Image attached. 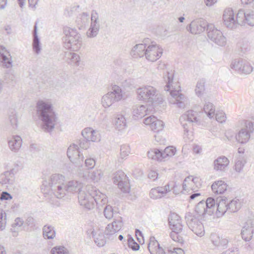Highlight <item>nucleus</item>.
<instances>
[{"mask_svg": "<svg viewBox=\"0 0 254 254\" xmlns=\"http://www.w3.org/2000/svg\"><path fill=\"white\" fill-rule=\"evenodd\" d=\"M36 108L37 115L42 123V128L45 132H51L55 128L57 117L51 102L49 100H39Z\"/></svg>", "mask_w": 254, "mask_h": 254, "instance_id": "nucleus-1", "label": "nucleus"}, {"mask_svg": "<svg viewBox=\"0 0 254 254\" xmlns=\"http://www.w3.org/2000/svg\"><path fill=\"white\" fill-rule=\"evenodd\" d=\"M78 201L80 205L88 210L94 208L95 204L98 207L103 206L107 202V198L105 194L96 188H88V192H81L78 196Z\"/></svg>", "mask_w": 254, "mask_h": 254, "instance_id": "nucleus-2", "label": "nucleus"}, {"mask_svg": "<svg viewBox=\"0 0 254 254\" xmlns=\"http://www.w3.org/2000/svg\"><path fill=\"white\" fill-rule=\"evenodd\" d=\"M64 177L62 175L55 174L51 176L49 181L44 180L42 186L47 189V192H52L56 197L62 198L65 194Z\"/></svg>", "mask_w": 254, "mask_h": 254, "instance_id": "nucleus-3", "label": "nucleus"}, {"mask_svg": "<svg viewBox=\"0 0 254 254\" xmlns=\"http://www.w3.org/2000/svg\"><path fill=\"white\" fill-rule=\"evenodd\" d=\"M137 94L139 100L148 102L152 107L163 103V98L161 95L152 86H147L138 88Z\"/></svg>", "mask_w": 254, "mask_h": 254, "instance_id": "nucleus-4", "label": "nucleus"}, {"mask_svg": "<svg viewBox=\"0 0 254 254\" xmlns=\"http://www.w3.org/2000/svg\"><path fill=\"white\" fill-rule=\"evenodd\" d=\"M65 36L63 37L64 47L73 51L79 50L82 45V39L76 30L68 27L64 28Z\"/></svg>", "mask_w": 254, "mask_h": 254, "instance_id": "nucleus-5", "label": "nucleus"}, {"mask_svg": "<svg viewBox=\"0 0 254 254\" xmlns=\"http://www.w3.org/2000/svg\"><path fill=\"white\" fill-rule=\"evenodd\" d=\"M246 13L244 10L240 9L235 19L233 10L230 8L225 9L223 15L224 24L231 30L236 29L239 25H243L245 23Z\"/></svg>", "mask_w": 254, "mask_h": 254, "instance_id": "nucleus-6", "label": "nucleus"}, {"mask_svg": "<svg viewBox=\"0 0 254 254\" xmlns=\"http://www.w3.org/2000/svg\"><path fill=\"white\" fill-rule=\"evenodd\" d=\"M215 210V201L213 197H208L206 201H200L195 207V212L197 217L206 220L214 213Z\"/></svg>", "mask_w": 254, "mask_h": 254, "instance_id": "nucleus-7", "label": "nucleus"}, {"mask_svg": "<svg viewBox=\"0 0 254 254\" xmlns=\"http://www.w3.org/2000/svg\"><path fill=\"white\" fill-rule=\"evenodd\" d=\"M123 91L120 87L114 85L112 91L104 95L102 98V104L104 108H108L114 103L121 100L123 97Z\"/></svg>", "mask_w": 254, "mask_h": 254, "instance_id": "nucleus-8", "label": "nucleus"}, {"mask_svg": "<svg viewBox=\"0 0 254 254\" xmlns=\"http://www.w3.org/2000/svg\"><path fill=\"white\" fill-rule=\"evenodd\" d=\"M199 218L200 217H196L192 213L190 212H187L185 216L186 223L189 229L196 235L202 236L204 234V230Z\"/></svg>", "mask_w": 254, "mask_h": 254, "instance_id": "nucleus-9", "label": "nucleus"}, {"mask_svg": "<svg viewBox=\"0 0 254 254\" xmlns=\"http://www.w3.org/2000/svg\"><path fill=\"white\" fill-rule=\"evenodd\" d=\"M171 232L170 233V238L175 242L182 245L187 238L188 234V229L186 226L183 225L175 224L169 226Z\"/></svg>", "mask_w": 254, "mask_h": 254, "instance_id": "nucleus-10", "label": "nucleus"}, {"mask_svg": "<svg viewBox=\"0 0 254 254\" xmlns=\"http://www.w3.org/2000/svg\"><path fill=\"white\" fill-rule=\"evenodd\" d=\"M176 150L173 146H168L164 150L153 149L147 153L148 158L158 161H162L167 157H171L175 154Z\"/></svg>", "mask_w": 254, "mask_h": 254, "instance_id": "nucleus-11", "label": "nucleus"}, {"mask_svg": "<svg viewBox=\"0 0 254 254\" xmlns=\"http://www.w3.org/2000/svg\"><path fill=\"white\" fill-rule=\"evenodd\" d=\"M254 131V123L246 121L245 127L241 129L237 134L236 135V139L237 141L241 144L247 143L250 139L251 134Z\"/></svg>", "mask_w": 254, "mask_h": 254, "instance_id": "nucleus-12", "label": "nucleus"}, {"mask_svg": "<svg viewBox=\"0 0 254 254\" xmlns=\"http://www.w3.org/2000/svg\"><path fill=\"white\" fill-rule=\"evenodd\" d=\"M207 36L208 38L220 46H224L226 44V39L220 30L214 27V26L210 24L208 25Z\"/></svg>", "mask_w": 254, "mask_h": 254, "instance_id": "nucleus-13", "label": "nucleus"}, {"mask_svg": "<svg viewBox=\"0 0 254 254\" xmlns=\"http://www.w3.org/2000/svg\"><path fill=\"white\" fill-rule=\"evenodd\" d=\"M231 67L240 73L250 74L253 70V66L250 62L243 58L235 59Z\"/></svg>", "mask_w": 254, "mask_h": 254, "instance_id": "nucleus-14", "label": "nucleus"}, {"mask_svg": "<svg viewBox=\"0 0 254 254\" xmlns=\"http://www.w3.org/2000/svg\"><path fill=\"white\" fill-rule=\"evenodd\" d=\"M197 113L193 110L188 111L180 118V121L184 129V134L187 135L189 133L188 128L192 123L197 122Z\"/></svg>", "mask_w": 254, "mask_h": 254, "instance_id": "nucleus-15", "label": "nucleus"}, {"mask_svg": "<svg viewBox=\"0 0 254 254\" xmlns=\"http://www.w3.org/2000/svg\"><path fill=\"white\" fill-rule=\"evenodd\" d=\"M114 183L117 185L118 188L124 193H128L130 190V186L127 176L121 170L116 172L113 177Z\"/></svg>", "mask_w": 254, "mask_h": 254, "instance_id": "nucleus-16", "label": "nucleus"}, {"mask_svg": "<svg viewBox=\"0 0 254 254\" xmlns=\"http://www.w3.org/2000/svg\"><path fill=\"white\" fill-rule=\"evenodd\" d=\"M163 49L155 42H151L147 45L145 57L148 61L154 62L161 57Z\"/></svg>", "mask_w": 254, "mask_h": 254, "instance_id": "nucleus-17", "label": "nucleus"}, {"mask_svg": "<svg viewBox=\"0 0 254 254\" xmlns=\"http://www.w3.org/2000/svg\"><path fill=\"white\" fill-rule=\"evenodd\" d=\"M208 24L207 21L202 19H196L190 23L189 25V30L190 32L193 34H198L203 32L206 28L207 29Z\"/></svg>", "mask_w": 254, "mask_h": 254, "instance_id": "nucleus-18", "label": "nucleus"}, {"mask_svg": "<svg viewBox=\"0 0 254 254\" xmlns=\"http://www.w3.org/2000/svg\"><path fill=\"white\" fill-rule=\"evenodd\" d=\"M67 156L73 163L79 165L81 161L83 162L84 157L82 154H80L78 150V146L73 144L70 145L67 150Z\"/></svg>", "mask_w": 254, "mask_h": 254, "instance_id": "nucleus-19", "label": "nucleus"}, {"mask_svg": "<svg viewBox=\"0 0 254 254\" xmlns=\"http://www.w3.org/2000/svg\"><path fill=\"white\" fill-rule=\"evenodd\" d=\"M123 222L122 218L118 216L115 217L112 223L109 224L106 227L105 230V234L108 236V238H110V236L113 235L118 232L123 227Z\"/></svg>", "mask_w": 254, "mask_h": 254, "instance_id": "nucleus-20", "label": "nucleus"}, {"mask_svg": "<svg viewBox=\"0 0 254 254\" xmlns=\"http://www.w3.org/2000/svg\"><path fill=\"white\" fill-rule=\"evenodd\" d=\"M12 65L11 57L9 52L5 47L0 46V66L8 68Z\"/></svg>", "mask_w": 254, "mask_h": 254, "instance_id": "nucleus-21", "label": "nucleus"}, {"mask_svg": "<svg viewBox=\"0 0 254 254\" xmlns=\"http://www.w3.org/2000/svg\"><path fill=\"white\" fill-rule=\"evenodd\" d=\"M153 109L150 105L147 107L143 105L135 106L132 112L133 118L135 120L141 119L151 112Z\"/></svg>", "mask_w": 254, "mask_h": 254, "instance_id": "nucleus-22", "label": "nucleus"}, {"mask_svg": "<svg viewBox=\"0 0 254 254\" xmlns=\"http://www.w3.org/2000/svg\"><path fill=\"white\" fill-rule=\"evenodd\" d=\"M227 198L225 197L219 196L217 197L215 201L216 207L215 214L217 217L222 216L226 211H228Z\"/></svg>", "mask_w": 254, "mask_h": 254, "instance_id": "nucleus-23", "label": "nucleus"}, {"mask_svg": "<svg viewBox=\"0 0 254 254\" xmlns=\"http://www.w3.org/2000/svg\"><path fill=\"white\" fill-rule=\"evenodd\" d=\"M146 41V40H144L143 43L136 44L132 48L130 54L134 58H141L144 56H145L148 45Z\"/></svg>", "mask_w": 254, "mask_h": 254, "instance_id": "nucleus-24", "label": "nucleus"}, {"mask_svg": "<svg viewBox=\"0 0 254 254\" xmlns=\"http://www.w3.org/2000/svg\"><path fill=\"white\" fill-rule=\"evenodd\" d=\"M82 137L89 142H95L100 140V136L99 133L90 127L85 128L81 132Z\"/></svg>", "mask_w": 254, "mask_h": 254, "instance_id": "nucleus-25", "label": "nucleus"}, {"mask_svg": "<svg viewBox=\"0 0 254 254\" xmlns=\"http://www.w3.org/2000/svg\"><path fill=\"white\" fill-rule=\"evenodd\" d=\"M14 182L13 169L3 172L0 175V184L7 187L8 185H12Z\"/></svg>", "mask_w": 254, "mask_h": 254, "instance_id": "nucleus-26", "label": "nucleus"}, {"mask_svg": "<svg viewBox=\"0 0 254 254\" xmlns=\"http://www.w3.org/2000/svg\"><path fill=\"white\" fill-rule=\"evenodd\" d=\"M229 164V161L226 157L219 156L213 162L214 169L216 171H225Z\"/></svg>", "mask_w": 254, "mask_h": 254, "instance_id": "nucleus-27", "label": "nucleus"}, {"mask_svg": "<svg viewBox=\"0 0 254 254\" xmlns=\"http://www.w3.org/2000/svg\"><path fill=\"white\" fill-rule=\"evenodd\" d=\"M148 249L151 254H164V249L160 246V244L154 237L150 238L148 245Z\"/></svg>", "mask_w": 254, "mask_h": 254, "instance_id": "nucleus-28", "label": "nucleus"}, {"mask_svg": "<svg viewBox=\"0 0 254 254\" xmlns=\"http://www.w3.org/2000/svg\"><path fill=\"white\" fill-rule=\"evenodd\" d=\"M253 231L252 221L248 220L241 231L242 239L246 242L249 241L253 237Z\"/></svg>", "mask_w": 254, "mask_h": 254, "instance_id": "nucleus-29", "label": "nucleus"}, {"mask_svg": "<svg viewBox=\"0 0 254 254\" xmlns=\"http://www.w3.org/2000/svg\"><path fill=\"white\" fill-rule=\"evenodd\" d=\"M210 239L212 244L216 247L222 249L227 248L228 243V240L227 239L220 237L216 234H212Z\"/></svg>", "mask_w": 254, "mask_h": 254, "instance_id": "nucleus-30", "label": "nucleus"}, {"mask_svg": "<svg viewBox=\"0 0 254 254\" xmlns=\"http://www.w3.org/2000/svg\"><path fill=\"white\" fill-rule=\"evenodd\" d=\"M170 93L173 98L171 102H172L173 104H176L180 108H184L185 107L184 95L180 93L178 91H171Z\"/></svg>", "mask_w": 254, "mask_h": 254, "instance_id": "nucleus-31", "label": "nucleus"}, {"mask_svg": "<svg viewBox=\"0 0 254 254\" xmlns=\"http://www.w3.org/2000/svg\"><path fill=\"white\" fill-rule=\"evenodd\" d=\"M22 140L20 136L15 135L8 140V144L10 149L13 152H17L22 145Z\"/></svg>", "mask_w": 254, "mask_h": 254, "instance_id": "nucleus-32", "label": "nucleus"}, {"mask_svg": "<svg viewBox=\"0 0 254 254\" xmlns=\"http://www.w3.org/2000/svg\"><path fill=\"white\" fill-rule=\"evenodd\" d=\"M227 185L224 181L219 180L214 182L211 185V189L215 194H222L227 190Z\"/></svg>", "mask_w": 254, "mask_h": 254, "instance_id": "nucleus-33", "label": "nucleus"}, {"mask_svg": "<svg viewBox=\"0 0 254 254\" xmlns=\"http://www.w3.org/2000/svg\"><path fill=\"white\" fill-rule=\"evenodd\" d=\"M65 192L68 191L72 193L78 192V195L81 192H85L82 191L81 189L82 188V185L81 183H78L76 181H69L68 184L65 185ZM79 195H78V196Z\"/></svg>", "mask_w": 254, "mask_h": 254, "instance_id": "nucleus-34", "label": "nucleus"}, {"mask_svg": "<svg viewBox=\"0 0 254 254\" xmlns=\"http://www.w3.org/2000/svg\"><path fill=\"white\" fill-rule=\"evenodd\" d=\"M37 22L35 23L34 25V30L33 31V49L34 52L38 54L41 51V45L40 42V39L37 35Z\"/></svg>", "mask_w": 254, "mask_h": 254, "instance_id": "nucleus-35", "label": "nucleus"}, {"mask_svg": "<svg viewBox=\"0 0 254 254\" xmlns=\"http://www.w3.org/2000/svg\"><path fill=\"white\" fill-rule=\"evenodd\" d=\"M8 122L11 127V130L12 131L15 130L18 126V119L16 112L13 109H11L9 111Z\"/></svg>", "mask_w": 254, "mask_h": 254, "instance_id": "nucleus-36", "label": "nucleus"}, {"mask_svg": "<svg viewBox=\"0 0 254 254\" xmlns=\"http://www.w3.org/2000/svg\"><path fill=\"white\" fill-rule=\"evenodd\" d=\"M43 235L45 239H54L56 236L54 227L48 224L45 225L43 228Z\"/></svg>", "mask_w": 254, "mask_h": 254, "instance_id": "nucleus-37", "label": "nucleus"}, {"mask_svg": "<svg viewBox=\"0 0 254 254\" xmlns=\"http://www.w3.org/2000/svg\"><path fill=\"white\" fill-rule=\"evenodd\" d=\"M114 125L119 130H122L127 127L126 119L122 115H118L115 118Z\"/></svg>", "mask_w": 254, "mask_h": 254, "instance_id": "nucleus-38", "label": "nucleus"}, {"mask_svg": "<svg viewBox=\"0 0 254 254\" xmlns=\"http://www.w3.org/2000/svg\"><path fill=\"white\" fill-rule=\"evenodd\" d=\"M241 207V203L238 199L231 200L227 203L228 212L230 213L235 212L238 211Z\"/></svg>", "mask_w": 254, "mask_h": 254, "instance_id": "nucleus-39", "label": "nucleus"}, {"mask_svg": "<svg viewBox=\"0 0 254 254\" xmlns=\"http://www.w3.org/2000/svg\"><path fill=\"white\" fill-rule=\"evenodd\" d=\"M91 234L94 238L95 243L98 247H103L105 245L106 240L105 235L103 233L100 232L96 235V233L93 231Z\"/></svg>", "mask_w": 254, "mask_h": 254, "instance_id": "nucleus-40", "label": "nucleus"}, {"mask_svg": "<svg viewBox=\"0 0 254 254\" xmlns=\"http://www.w3.org/2000/svg\"><path fill=\"white\" fill-rule=\"evenodd\" d=\"M168 223L169 226H171L182 223V220L180 216L176 213H170L168 217Z\"/></svg>", "mask_w": 254, "mask_h": 254, "instance_id": "nucleus-41", "label": "nucleus"}, {"mask_svg": "<svg viewBox=\"0 0 254 254\" xmlns=\"http://www.w3.org/2000/svg\"><path fill=\"white\" fill-rule=\"evenodd\" d=\"M203 110L209 118H212L215 115V109L212 103L206 102L204 105Z\"/></svg>", "mask_w": 254, "mask_h": 254, "instance_id": "nucleus-42", "label": "nucleus"}, {"mask_svg": "<svg viewBox=\"0 0 254 254\" xmlns=\"http://www.w3.org/2000/svg\"><path fill=\"white\" fill-rule=\"evenodd\" d=\"M89 19V15L87 13L83 12L80 15V17L77 18L76 20L78 24H80L79 28L80 29L85 26L86 24L88 23Z\"/></svg>", "mask_w": 254, "mask_h": 254, "instance_id": "nucleus-43", "label": "nucleus"}, {"mask_svg": "<svg viewBox=\"0 0 254 254\" xmlns=\"http://www.w3.org/2000/svg\"><path fill=\"white\" fill-rule=\"evenodd\" d=\"M104 214L106 218L110 219L112 218H114L115 217H117L115 216V215L117 214L118 213L114 212L112 206L106 204L104 208Z\"/></svg>", "mask_w": 254, "mask_h": 254, "instance_id": "nucleus-44", "label": "nucleus"}, {"mask_svg": "<svg viewBox=\"0 0 254 254\" xmlns=\"http://www.w3.org/2000/svg\"><path fill=\"white\" fill-rule=\"evenodd\" d=\"M205 90V81L203 79H201L197 82L195 91L198 96H201Z\"/></svg>", "mask_w": 254, "mask_h": 254, "instance_id": "nucleus-45", "label": "nucleus"}, {"mask_svg": "<svg viewBox=\"0 0 254 254\" xmlns=\"http://www.w3.org/2000/svg\"><path fill=\"white\" fill-rule=\"evenodd\" d=\"M152 124L153 125H151V128L154 132H159L162 130L164 126L163 122L160 120H158L157 118H156Z\"/></svg>", "mask_w": 254, "mask_h": 254, "instance_id": "nucleus-46", "label": "nucleus"}, {"mask_svg": "<svg viewBox=\"0 0 254 254\" xmlns=\"http://www.w3.org/2000/svg\"><path fill=\"white\" fill-rule=\"evenodd\" d=\"M67 58L70 60V62H68V63L76 65H79L80 57L77 54L74 53H69L67 55Z\"/></svg>", "mask_w": 254, "mask_h": 254, "instance_id": "nucleus-47", "label": "nucleus"}, {"mask_svg": "<svg viewBox=\"0 0 254 254\" xmlns=\"http://www.w3.org/2000/svg\"><path fill=\"white\" fill-rule=\"evenodd\" d=\"M244 21L245 23L243 24L244 25L247 24L251 26H254V12L253 11L247 12Z\"/></svg>", "mask_w": 254, "mask_h": 254, "instance_id": "nucleus-48", "label": "nucleus"}, {"mask_svg": "<svg viewBox=\"0 0 254 254\" xmlns=\"http://www.w3.org/2000/svg\"><path fill=\"white\" fill-rule=\"evenodd\" d=\"M127 244L128 247L133 251H137L139 249L140 246L129 235H127Z\"/></svg>", "mask_w": 254, "mask_h": 254, "instance_id": "nucleus-49", "label": "nucleus"}, {"mask_svg": "<svg viewBox=\"0 0 254 254\" xmlns=\"http://www.w3.org/2000/svg\"><path fill=\"white\" fill-rule=\"evenodd\" d=\"M246 163V160L242 158H239L238 160H237L235 165V171L238 173L241 172Z\"/></svg>", "mask_w": 254, "mask_h": 254, "instance_id": "nucleus-50", "label": "nucleus"}, {"mask_svg": "<svg viewBox=\"0 0 254 254\" xmlns=\"http://www.w3.org/2000/svg\"><path fill=\"white\" fill-rule=\"evenodd\" d=\"M51 253V254H68V252L64 247H60L53 248Z\"/></svg>", "mask_w": 254, "mask_h": 254, "instance_id": "nucleus-51", "label": "nucleus"}, {"mask_svg": "<svg viewBox=\"0 0 254 254\" xmlns=\"http://www.w3.org/2000/svg\"><path fill=\"white\" fill-rule=\"evenodd\" d=\"M5 225L6 214L2 209H0V230H2L4 229Z\"/></svg>", "mask_w": 254, "mask_h": 254, "instance_id": "nucleus-52", "label": "nucleus"}, {"mask_svg": "<svg viewBox=\"0 0 254 254\" xmlns=\"http://www.w3.org/2000/svg\"><path fill=\"white\" fill-rule=\"evenodd\" d=\"M120 157L124 159L130 153V148L128 145H123L121 146Z\"/></svg>", "mask_w": 254, "mask_h": 254, "instance_id": "nucleus-53", "label": "nucleus"}, {"mask_svg": "<svg viewBox=\"0 0 254 254\" xmlns=\"http://www.w3.org/2000/svg\"><path fill=\"white\" fill-rule=\"evenodd\" d=\"M238 47L239 48L241 52L243 53L247 52L250 49V46L249 42L247 41L240 43L238 45Z\"/></svg>", "mask_w": 254, "mask_h": 254, "instance_id": "nucleus-54", "label": "nucleus"}, {"mask_svg": "<svg viewBox=\"0 0 254 254\" xmlns=\"http://www.w3.org/2000/svg\"><path fill=\"white\" fill-rule=\"evenodd\" d=\"M134 82L132 79L128 78L122 82V86L125 88L131 89L134 87Z\"/></svg>", "mask_w": 254, "mask_h": 254, "instance_id": "nucleus-55", "label": "nucleus"}, {"mask_svg": "<svg viewBox=\"0 0 254 254\" xmlns=\"http://www.w3.org/2000/svg\"><path fill=\"white\" fill-rule=\"evenodd\" d=\"M78 144L80 148L87 149L89 146L90 142L83 137L78 140Z\"/></svg>", "mask_w": 254, "mask_h": 254, "instance_id": "nucleus-56", "label": "nucleus"}, {"mask_svg": "<svg viewBox=\"0 0 254 254\" xmlns=\"http://www.w3.org/2000/svg\"><path fill=\"white\" fill-rule=\"evenodd\" d=\"M102 175L101 174V172L99 170H97L96 171H94L91 174V179L94 182H98L100 180L101 178Z\"/></svg>", "mask_w": 254, "mask_h": 254, "instance_id": "nucleus-57", "label": "nucleus"}, {"mask_svg": "<svg viewBox=\"0 0 254 254\" xmlns=\"http://www.w3.org/2000/svg\"><path fill=\"white\" fill-rule=\"evenodd\" d=\"M167 81L166 85L164 87V90L166 91L170 90V87L171 83L173 82V77L172 74H170L169 72H167Z\"/></svg>", "mask_w": 254, "mask_h": 254, "instance_id": "nucleus-58", "label": "nucleus"}, {"mask_svg": "<svg viewBox=\"0 0 254 254\" xmlns=\"http://www.w3.org/2000/svg\"><path fill=\"white\" fill-rule=\"evenodd\" d=\"M85 166L89 169H92L95 165V161L93 158H88L85 161Z\"/></svg>", "mask_w": 254, "mask_h": 254, "instance_id": "nucleus-59", "label": "nucleus"}, {"mask_svg": "<svg viewBox=\"0 0 254 254\" xmlns=\"http://www.w3.org/2000/svg\"><path fill=\"white\" fill-rule=\"evenodd\" d=\"M99 31L96 30L90 27L89 29L87 32V36L89 38H94L96 37L98 34Z\"/></svg>", "mask_w": 254, "mask_h": 254, "instance_id": "nucleus-60", "label": "nucleus"}, {"mask_svg": "<svg viewBox=\"0 0 254 254\" xmlns=\"http://www.w3.org/2000/svg\"><path fill=\"white\" fill-rule=\"evenodd\" d=\"M156 117L154 116L151 115L144 119V123L146 125H149L150 127L153 125V122H154Z\"/></svg>", "mask_w": 254, "mask_h": 254, "instance_id": "nucleus-61", "label": "nucleus"}, {"mask_svg": "<svg viewBox=\"0 0 254 254\" xmlns=\"http://www.w3.org/2000/svg\"><path fill=\"white\" fill-rule=\"evenodd\" d=\"M215 118L217 122L223 123L225 121L226 117L224 113H216Z\"/></svg>", "mask_w": 254, "mask_h": 254, "instance_id": "nucleus-62", "label": "nucleus"}, {"mask_svg": "<svg viewBox=\"0 0 254 254\" xmlns=\"http://www.w3.org/2000/svg\"><path fill=\"white\" fill-rule=\"evenodd\" d=\"M12 197L11 195V194L10 193H9L8 192H6V191H2L0 193V199L1 200H10V199H12Z\"/></svg>", "mask_w": 254, "mask_h": 254, "instance_id": "nucleus-63", "label": "nucleus"}, {"mask_svg": "<svg viewBox=\"0 0 254 254\" xmlns=\"http://www.w3.org/2000/svg\"><path fill=\"white\" fill-rule=\"evenodd\" d=\"M150 196L153 199H158L160 198V195L158 193L155 188L152 189L149 193Z\"/></svg>", "mask_w": 254, "mask_h": 254, "instance_id": "nucleus-64", "label": "nucleus"}]
</instances>
